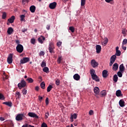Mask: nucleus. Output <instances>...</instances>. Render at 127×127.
Masks as SVG:
<instances>
[{"mask_svg": "<svg viewBox=\"0 0 127 127\" xmlns=\"http://www.w3.org/2000/svg\"><path fill=\"white\" fill-rule=\"evenodd\" d=\"M18 87L20 90H21L22 88L26 87V82H25L24 79L22 80L21 82L18 84Z\"/></svg>", "mask_w": 127, "mask_h": 127, "instance_id": "1", "label": "nucleus"}, {"mask_svg": "<svg viewBox=\"0 0 127 127\" xmlns=\"http://www.w3.org/2000/svg\"><path fill=\"white\" fill-rule=\"evenodd\" d=\"M17 52L18 53H22L23 52V46L21 44H18L16 47Z\"/></svg>", "mask_w": 127, "mask_h": 127, "instance_id": "2", "label": "nucleus"}, {"mask_svg": "<svg viewBox=\"0 0 127 127\" xmlns=\"http://www.w3.org/2000/svg\"><path fill=\"white\" fill-rule=\"evenodd\" d=\"M23 117H24V115L23 114H19L16 116L15 120L16 121H18V122L22 121L23 120Z\"/></svg>", "mask_w": 127, "mask_h": 127, "instance_id": "3", "label": "nucleus"}, {"mask_svg": "<svg viewBox=\"0 0 127 127\" xmlns=\"http://www.w3.org/2000/svg\"><path fill=\"white\" fill-rule=\"evenodd\" d=\"M13 56V54H9L8 58L7 59V62L8 64H11L12 63V57Z\"/></svg>", "mask_w": 127, "mask_h": 127, "instance_id": "4", "label": "nucleus"}, {"mask_svg": "<svg viewBox=\"0 0 127 127\" xmlns=\"http://www.w3.org/2000/svg\"><path fill=\"white\" fill-rule=\"evenodd\" d=\"M91 65L93 68H96V67H98L99 64L96 62L95 60H92L91 61Z\"/></svg>", "mask_w": 127, "mask_h": 127, "instance_id": "5", "label": "nucleus"}, {"mask_svg": "<svg viewBox=\"0 0 127 127\" xmlns=\"http://www.w3.org/2000/svg\"><path fill=\"white\" fill-rule=\"evenodd\" d=\"M56 5H57V3L56 2H53L50 3L49 7L51 9H55V8H56Z\"/></svg>", "mask_w": 127, "mask_h": 127, "instance_id": "6", "label": "nucleus"}, {"mask_svg": "<svg viewBox=\"0 0 127 127\" xmlns=\"http://www.w3.org/2000/svg\"><path fill=\"white\" fill-rule=\"evenodd\" d=\"M30 59L29 58H23L20 60V64H24L29 62Z\"/></svg>", "mask_w": 127, "mask_h": 127, "instance_id": "7", "label": "nucleus"}, {"mask_svg": "<svg viewBox=\"0 0 127 127\" xmlns=\"http://www.w3.org/2000/svg\"><path fill=\"white\" fill-rule=\"evenodd\" d=\"M77 117H78V115H77L76 113L71 114V117L70 118V122L71 123H73V122H74V120H76V119H77Z\"/></svg>", "mask_w": 127, "mask_h": 127, "instance_id": "8", "label": "nucleus"}, {"mask_svg": "<svg viewBox=\"0 0 127 127\" xmlns=\"http://www.w3.org/2000/svg\"><path fill=\"white\" fill-rule=\"evenodd\" d=\"M29 117L31 118H35V119H38V116L35 113H33L32 112H29L28 114Z\"/></svg>", "mask_w": 127, "mask_h": 127, "instance_id": "9", "label": "nucleus"}, {"mask_svg": "<svg viewBox=\"0 0 127 127\" xmlns=\"http://www.w3.org/2000/svg\"><path fill=\"white\" fill-rule=\"evenodd\" d=\"M44 40H45V37H44L43 36H41L38 39V41H39V43H41V44H43V41H44Z\"/></svg>", "mask_w": 127, "mask_h": 127, "instance_id": "10", "label": "nucleus"}, {"mask_svg": "<svg viewBox=\"0 0 127 127\" xmlns=\"http://www.w3.org/2000/svg\"><path fill=\"white\" fill-rule=\"evenodd\" d=\"M96 53H100L101 50H102V47L100 45H97L96 46Z\"/></svg>", "mask_w": 127, "mask_h": 127, "instance_id": "11", "label": "nucleus"}, {"mask_svg": "<svg viewBox=\"0 0 127 127\" xmlns=\"http://www.w3.org/2000/svg\"><path fill=\"white\" fill-rule=\"evenodd\" d=\"M93 91L95 95H98L100 93V89L98 87H94Z\"/></svg>", "mask_w": 127, "mask_h": 127, "instance_id": "12", "label": "nucleus"}, {"mask_svg": "<svg viewBox=\"0 0 127 127\" xmlns=\"http://www.w3.org/2000/svg\"><path fill=\"white\" fill-rule=\"evenodd\" d=\"M103 40L104 41L102 43V45H103L104 46H106V45L108 44V42H109V39H108V38L105 37L104 38Z\"/></svg>", "mask_w": 127, "mask_h": 127, "instance_id": "13", "label": "nucleus"}, {"mask_svg": "<svg viewBox=\"0 0 127 127\" xmlns=\"http://www.w3.org/2000/svg\"><path fill=\"white\" fill-rule=\"evenodd\" d=\"M116 59L117 56L116 55H113L110 58V62H112V63H115Z\"/></svg>", "mask_w": 127, "mask_h": 127, "instance_id": "14", "label": "nucleus"}, {"mask_svg": "<svg viewBox=\"0 0 127 127\" xmlns=\"http://www.w3.org/2000/svg\"><path fill=\"white\" fill-rule=\"evenodd\" d=\"M116 95L117 97H123V94H122L121 90H118L116 91Z\"/></svg>", "mask_w": 127, "mask_h": 127, "instance_id": "15", "label": "nucleus"}, {"mask_svg": "<svg viewBox=\"0 0 127 127\" xmlns=\"http://www.w3.org/2000/svg\"><path fill=\"white\" fill-rule=\"evenodd\" d=\"M73 79L75 81H79L80 80V75L78 73H76L73 75Z\"/></svg>", "mask_w": 127, "mask_h": 127, "instance_id": "16", "label": "nucleus"}, {"mask_svg": "<svg viewBox=\"0 0 127 127\" xmlns=\"http://www.w3.org/2000/svg\"><path fill=\"white\" fill-rule=\"evenodd\" d=\"M14 19H15V17L14 16H12L10 18L8 19V21L9 22V23H13Z\"/></svg>", "mask_w": 127, "mask_h": 127, "instance_id": "17", "label": "nucleus"}, {"mask_svg": "<svg viewBox=\"0 0 127 127\" xmlns=\"http://www.w3.org/2000/svg\"><path fill=\"white\" fill-rule=\"evenodd\" d=\"M102 75L103 78H107L108 77V70H104L102 71Z\"/></svg>", "mask_w": 127, "mask_h": 127, "instance_id": "18", "label": "nucleus"}, {"mask_svg": "<svg viewBox=\"0 0 127 127\" xmlns=\"http://www.w3.org/2000/svg\"><path fill=\"white\" fill-rule=\"evenodd\" d=\"M36 9V7L34 5H32L30 7V11L31 12H32L33 13L35 12V10Z\"/></svg>", "mask_w": 127, "mask_h": 127, "instance_id": "19", "label": "nucleus"}, {"mask_svg": "<svg viewBox=\"0 0 127 127\" xmlns=\"http://www.w3.org/2000/svg\"><path fill=\"white\" fill-rule=\"evenodd\" d=\"M118 69H119V64L117 63L114 64L113 66V70L114 71H117Z\"/></svg>", "mask_w": 127, "mask_h": 127, "instance_id": "20", "label": "nucleus"}, {"mask_svg": "<svg viewBox=\"0 0 127 127\" xmlns=\"http://www.w3.org/2000/svg\"><path fill=\"white\" fill-rule=\"evenodd\" d=\"M12 32H13V29L12 27H9L7 31L8 34L10 35V34H12Z\"/></svg>", "mask_w": 127, "mask_h": 127, "instance_id": "21", "label": "nucleus"}, {"mask_svg": "<svg viewBox=\"0 0 127 127\" xmlns=\"http://www.w3.org/2000/svg\"><path fill=\"white\" fill-rule=\"evenodd\" d=\"M3 105H6L8 107H12V103L11 102H5L2 103Z\"/></svg>", "mask_w": 127, "mask_h": 127, "instance_id": "22", "label": "nucleus"}, {"mask_svg": "<svg viewBox=\"0 0 127 127\" xmlns=\"http://www.w3.org/2000/svg\"><path fill=\"white\" fill-rule=\"evenodd\" d=\"M119 69H120V72H124L125 71V66H124V64H122L120 65Z\"/></svg>", "mask_w": 127, "mask_h": 127, "instance_id": "23", "label": "nucleus"}, {"mask_svg": "<svg viewBox=\"0 0 127 127\" xmlns=\"http://www.w3.org/2000/svg\"><path fill=\"white\" fill-rule=\"evenodd\" d=\"M100 97H105L106 95H107V92L106 90H102L100 93Z\"/></svg>", "mask_w": 127, "mask_h": 127, "instance_id": "24", "label": "nucleus"}, {"mask_svg": "<svg viewBox=\"0 0 127 127\" xmlns=\"http://www.w3.org/2000/svg\"><path fill=\"white\" fill-rule=\"evenodd\" d=\"M96 76L94 77H91L92 80H94V81H96V82H100V79L99 78V77L97 75L95 74Z\"/></svg>", "mask_w": 127, "mask_h": 127, "instance_id": "25", "label": "nucleus"}, {"mask_svg": "<svg viewBox=\"0 0 127 127\" xmlns=\"http://www.w3.org/2000/svg\"><path fill=\"white\" fill-rule=\"evenodd\" d=\"M119 105L120 107H125V101L123 100H120L119 101Z\"/></svg>", "mask_w": 127, "mask_h": 127, "instance_id": "26", "label": "nucleus"}, {"mask_svg": "<svg viewBox=\"0 0 127 127\" xmlns=\"http://www.w3.org/2000/svg\"><path fill=\"white\" fill-rule=\"evenodd\" d=\"M95 72L94 69L90 70V74L91 75V77H96V74H95Z\"/></svg>", "mask_w": 127, "mask_h": 127, "instance_id": "27", "label": "nucleus"}, {"mask_svg": "<svg viewBox=\"0 0 127 127\" xmlns=\"http://www.w3.org/2000/svg\"><path fill=\"white\" fill-rule=\"evenodd\" d=\"M43 71L45 73H49V68L48 67L45 66V67L43 68Z\"/></svg>", "mask_w": 127, "mask_h": 127, "instance_id": "28", "label": "nucleus"}, {"mask_svg": "<svg viewBox=\"0 0 127 127\" xmlns=\"http://www.w3.org/2000/svg\"><path fill=\"white\" fill-rule=\"evenodd\" d=\"M118 79L119 77H118V75L117 74H115L113 76V81H115V83H117V82H118Z\"/></svg>", "mask_w": 127, "mask_h": 127, "instance_id": "29", "label": "nucleus"}, {"mask_svg": "<svg viewBox=\"0 0 127 127\" xmlns=\"http://www.w3.org/2000/svg\"><path fill=\"white\" fill-rule=\"evenodd\" d=\"M26 81H27L28 83H33L34 80L31 77H28Z\"/></svg>", "mask_w": 127, "mask_h": 127, "instance_id": "30", "label": "nucleus"}, {"mask_svg": "<svg viewBox=\"0 0 127 127\" xmlns=\"http://www.w3.org/2000/svg\"><path fill=\"white\" fill-rule=\"evenodd\" d=\"M40 86L42 89H45V82L44 81L42 82L40 84Z\"/></svg>", "mask_w": 127, "mask_h": 127, "instance_id": "31", "label": "nucleus"}, {"mask_svg": "<svg viewBox=\"0 0 127 127\" xmlns=\"http://www.w3.org/2000/svg\"><path fill=\"white\" fill-rule=\"evenodd\" d=\"M54 48H55L54 47V44H53V43H52V42L50 43L49 49H54Z\"/></svg>", "mask_w": 127, "mask_h": 127, "instance_id": "32", "label": "nucleus"}, {"mask_svg": "<svg viewBox=\"0 0 127 127\" xmlns=\"http://www.w3.org/2000/svg\"><path fill=\"white\" fill-rule=\"evenodd\" d=\"M53 88V86L51 85H49V86L47 87V91L48 92H50L52 90V88Z\"/></svg>", "mask_w": 127, "mask_h": 127, "instance_id": "33", "label": "nucleus"}, {"mask_svg": "<svg viewBox=\"0 0 127 127\" xmlns=\"http://www.w3.org/2000/svg\"><path fill=\"white\" fill-rule=\"evenodd\" d=\"M62 60H63L62 56L59 57V58H58V60H57V62H58V64H60V63H61V61H62Z\"/></svg>", "mask_w": 127, "mask_h": 127, "instance_id": "34", "label": "nucleus"}, {"mask_svg": "<svg viewBox=\"0 0 127 127\" xmlns=\"http://www.w3.org/2000/svg\"><path fill=\"white\" fill-rule=\"evenodd\" d=\"M20 21H24V18H25V15H21L20 16Z\"/></svg>", "mask_w": 127, "mask_h": 127, "instance_id": "35", "label": "nucleus"}, {"mask_svg": "<svg viewBox=\"0 0 127 127\" xmlns=\"http://www.w3.org/2000/svg\"><path fill=\"white\" fill-rule=\"evenodd\" d=\"M6 18V13L5 12H3L2 15V19H5Z\"/></svg>", "mask_w": 127, "mask_h": 127, "instance_id": "36", "label": "nucleus"}, {"mask_svg": "<svg viewBox=\"0 0 127 127\" xmlns=\"http://www.w3.org/2000/svg\"><path fill=\"white\" fill-rule=\"evenodd\" d=\"M41 66L42 68L46 67V63L44 61H43L41 64Z\"/></svg>", "mask_w": 127, "mask_h": 127, "instance_id": "37", "label": "nucleus"}, {"mask_svg": "<svg viewBox=\"0 0 127 127\" xmlns=\"http://www.w3.org/2000/svg\"><path fill=\"white\" fill-rule=\"evenodd\" d=\"M122 72V71H119L117 72L118 76L120 77V78H122V77H123V73Z\"/></svg>", "mask_w": 127, "mask_h": 127, "instance_id": "38", "label": "nucleus"}, {"mask_svg": "<svg viewBox=\"0 0 127 127\" xmlns=\"http://www.w3.org/2000/svg\"><path fill=\"white\" fill-rule=\"evenodd\" d=\"M122 52L121 51H116V53L115 54L116 56H121V54Z\"/></svg>", "mask_w": 127, "mask_h": 127, "instance_id": "39", "label": "nucleus"}, {"mask_svg": "<svg viewBox=\"0 0 127 127\" xmlns=\"http://www.w3.org/2000/svg\"><path fill=\"white\" fill-rule=\"evenodd\" d=\"M105 1L111 4H114V0H105Z\"/></svg>", "mask_w": 127, "mask_h": 127, "instance_id": "40", "label": "nucleus"}, {"mask_svg": "<svg viewBox=\"0 0 127 127\" xmlns=\"http://www.w3.org/2000/svg\"><path fill=\"white\" fill-rule=\"evenodd\" d=\"M86 3V0H81V6H84Z\"/></svg>", "mask_w": 127, "mask_h": 127, "instance_id": "41", "label": "nucleus"}, {"mask_svg": "<svg viewBox=\"0 0 127 127\" xmlns=\"http://www.w3.org/2000/svg\"><path fill=\"white\" fill-rule=\"evenodd\" d=\"M127 29L126 28H124L122 30V33L124 34V36H126V35L127 34Z\"/></svg>", "mask_w": 127, "mask_h": 127, "instance_id": "42", "label": "nucleus"}, {"mask_svg": "<svg viewBox=\"0 0 127 127\" xmlns=\"http://www.w3.org/2000/svg\"><path fill=\"white\" fill-rule=\"evenodd\" d=\"M69 30L71 31V32H74L75 31V28L73 26H70L69 28Z\"/></svg>", "mask_w": 127, "mask_h": 127, "instance_id": "43", "label": "nucleus"}, {"mask_svg": "<svg viewBox=\"0 0 127 127\" xmlns=\"http://www.w3.org/2000/svg\"><path fill=\"white\" fill-rule=\"evenodd\" d=\"M22 93H23V95H26V94H27V90H26V89L24 88L22 90Z\"/></svg>", "mask_w": 127, "mask_h": 127, "instance_id": "44", "label": "nucleus"}, {"mask_svg": "<svg viewBox=\"0 0 127 127\" xmlns=\"http://www.w3.org/2000/svg\"><path fill=\"white\" fill-rule=\"evenodd\" d=\"M127 43V39H124L123 41L122 45H126Z\"/></svg>", "mask_w": 127, "mask_h": 127, "instance_id": "45", "label": "nucleus"}, {"mask_svg": "<svg viewBox=\"0 0 127 127\" xmlns=\"http://www.w3.org/2000/svg\"><path fill=\"white\" fill-rule=\"evenodd\" d=\"M31 43L34 45L35 44V39L32 38L31 39Z\"/></svg>", "mask_w": 127, "mask_h": 127, "instance_id": "46", "label": "nucleus"}, {"mask_svg": "<svg viewBox=\"0 0 127 127\" xmlns=\"http://www.w3.org/2000/svg\"><path fill=\"white\" fill-rule=\"evenodd\" d=\"M4 96L1 93H0V100H4Z\"/></svg>", "mask_w": 127, "mask_h": 127, "instance_id": "47", "label": "nucleus"}, {"mask_svg": "<svg viewBox=\"0 0 127 127\" xmlns=\"http://www.w3.org/2000/svg\"><path fill=\"white\" fill-rule=\"evenodd\" d=\"M15 95L16 96H17V98H19V97H20V92H17V91H16V92H15Z\"/></svg>", "mask_w": 127, "mask_h": 127, "instance_id": "48", "label": "nucleus"}, {"mask_svg": "<svg viewBox=\"0 0 127 127\" xmlns=\"http://www.w3.org/2000/svg\"><path fill=\"white\" fill-rule=\"evenodd\" d=\"M56 84H57V86H59V85H60V80H59V79H57L56 80Z\"/></svg>", "mask_w": 127, "mask_h": 127, "instance_id": "49", "label": "nucleus"}, {"mask_svg": "<svg viewBox=\"0 0 127 127\" xmlns=\"http://www.w3.org/2000/svg\"><path fill=\"white\" fill-rule=\"evenodd\" d=\"M44 54H45V53L43 51H41V52L39 53V55L40 56H44Z\"/></svg>", "mask_w": 127, "mask_h": 127, "instance_id": "50", "label": "nucleus"}, {"mask_svg": "<svg viewBox=\"0 0 127 127\" xmlns=\"http://www.w3.org/2000/svg\"><path fill=\"white\" fill-rule=\"evenodd\" d=\"M89 116H93V115H94V111L93 110H90L89 112Z\"/></svg>", "mask_w": 127, "mask_h": 127, "instance_id": "51", "label": "nucleus"}, {"mask_svg": "<svg viewBox=\"0 0 127 127\" xmlns=\"http://www.w3.org/2000/svg\"><path fill=\"white\" fill-rule=\"evenodd\" d=\"M62 45V42H58L57 43V46H58V47H60V46H61Z\"/></svg>", "mask_w": 127, "mask_h": 127, "instance_id": "52", "label": "nucleus"}, {"mask_svg": "<svg viewBox=\"0 0 127 127\" xmlns=\"http://www.w3.org/2000/svg\"><path fill=\"white\" fill-rule=\"evenodd\" d=\"M50 53H54V49H49Z\"/></svg>", "mask_w": 127, "mask_h": 127, "instance_id": "53", "label": "nucleus"}, {"mask_svg": "<svg viewBox=\"0 0 127 127\" xmlns=\"http://www.w3.org/2000/svg\"><path fill=\"white\" fill-rule=\"evenodd\" d=\"M41 127H48L47 126V124H46V123H43L42 124Z\"/></svg>", "mask_w": 127, "mask_h": 127, "instance_id": "54", "label": "nucleus"}, {"mask_svg": "<svg viewBox=\"0 0 127 127\" xmlns=\"http://www.w3.org/2000/svg\"><path fill=\"white\" fill-rule=\"evenodd\" d=\"M49 116V112H47L45 114V118L46 119H48V116Z\"/></svg>", "mask_w": 127, "mask_h": 127, "instance_id": "55", "label": "nucleus"}, {"mask_svg": "<svg viewBox=\"0 0 127 127\" xmlns=\"http://www.w3.org/2000/svg\"><path fill=\"white\" fill-rule=\"evenodd\" d=\"M48 104H49V99L48 98H47L46 99V105H48Z\"/></svg>", "mask_w": 127, "mask_h": 127, "instance_id": "56", "label": "nucleus"}, {"mask_svg": "<svg viewBox=\"0 0 127 127\" xmlns=\"http://www.w3.org/2000/svg\"><path fill=\"white\" fill-rule=\"evenodd\" d=\"M124 45H122V49H123V50H127V47H125Z\"/></svg>", "mask_w": 127, "mask_h": 127, "instance_id": "57", "label": "nucleus"}, {"mask_svg": "<svg viewBox=\"0 0 127 127\" xmlns=\"http://www.w3.org/2000/svg\"><path fill=\"white\" fill-rule=\"evenodd\" d=\"M15 43L17 44L18 45V44H19V43H20V42H19V40H15Z\"/></svg>", "mask_w": 127, "mask_h": 127, "instance_id": "58", "label": "nucleus"}, {"mask_svg": "<svg viewBox=\"0 0 127 127\" xmlns=\"http://www.w3.org/2000/svg\"><path fill=\"white\" fill-rule=\"evenodd\" d=\"M25 31H27V29L24 28L22 30V32H23L24 33V32H25Z\"/></svg>", "mask_w": 127, "mask_h": 127, "instance_id": "59", "label": "nucleus"}, {"mask_svg": "<svg viewBox=\"0 0 127 127\" xmlns=\"http://www.w3.org/2000/svg\"><path fill=\"white\" fill-rule=\"evenodd\" d=\"M35 89L36 91H39V87L36 86Z\"/></svg>", "mask_w": 127, "mask_h": 127, "instance_id": "60", "label": "nucleus"}, {"mask_svg": "<svg viewBox=\"0 0 127 127\" xmlns=\"http://www.w3.org/2000/svg\"><path fill=\"white\" fill-rule=\"evenodd\" d=\"M46 28L48 30H49V29H50V25H47Z\"/></svg>", "mask_w": 127, "mask_h": 127, "instance_id": "61", "label": "nucleus"}, {"mask_svg": "<svg viewBox=\"0 0 127 127\" xmlns=\"http://www.w3.org/2000/svg\"><path fill=\"white\" fill-rule=\"evenodd\" d=\"M4 118H3V117H0V120L1 121V122H3V121H4Z\"/></svg>", "mask_w": 127, "mask_h": 127, "instance_id": "62", "label": "nucleus"}, {"mask_svg": "<svg viewBox=\"0 0 127 127\" xmlns=\"http://www.w3.org/2000/svg\"><path fill=\"white\" fill-rule=\"evenodd\" d=\"M22 3L23 4H25V1L24 0H22Z\"/></svg>", "mask_w": 127, "mask_h": 127, "instance_id": "63", "label": "nucleus"}, {"mask_svg": "<svg viewBox=\"0 0 127 127\" xmlns=\"http://www.w3.org/2000/svg\"><path fill=\"white\" fill-rule=\"evenodd\" d=\"M22 127H28L27 124L24 125Z\"/></svg>", "mask_w": 127, "mask_h": 127, "instance_id": "64", "label": "nucleus"}]
</instances>
